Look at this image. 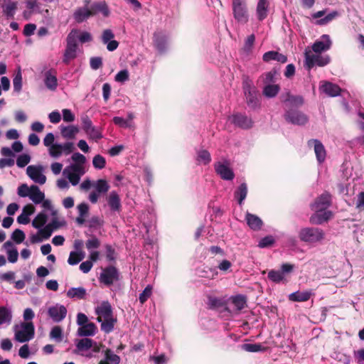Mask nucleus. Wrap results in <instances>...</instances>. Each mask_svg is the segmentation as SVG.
Returning <instances> with one entry per match:
<instances>
[{"mask_svg":"<svg viewBox=\"0 0 364 364\" xmlns=\"http://www.w3.org/2000/svg\"><path fill=\"white\" fill-rule=\"evenodd\" d=\"M331 195L325 192L311 205V209L315 211L309 218L311 224L321 225L331 218V211L327 210L331 205Z\"/></svg>","mask_w":364,"mask_h":364,"instance_id":"f257e3e1","label":"nucleus"},{"mask_svg":"<svg viewBox=\"0 0 364 364\" xmlns=\"http://www.w3.org/2000/svg\"><path fill=\"white\" fill-rule=\"evenodd\" d=\"M43 144L48 148V154L53 159H58L63 155L68 156L75 150V145L71 141L63 144L55 142V136L51 132L44 137Z\"/></svg>","mask_w":364,"mask_h":364,"instance_id":"f03ea898","label":"nucleus"},{"mask_svg":"<svg viewBox=\"0 0 364 364\" xmlns=\"http://www.w3.org/2000/svg\"><path fill=\"white\" fill-rule=\"evenodd\" d=\"M325 232L321 228L316 227H304L298 232L299 240L310 245L321 243L325 239Z\"/></svg>","mask_w":364,"mask_h":364,"instance_id":"7ed1b4c3","label":"nucleus"},{"mask_svg":"<svg viewBox=\"0 0 364 364\" xmlns=\"http://www.w3.org/2000/svg\"><path fill=\"white\" fill-rule=\"evenodd\" d=\"M77 33L78 30L73 29L67 36L66 47L63 57V62L66 65L77 56Z\"/></svg>","mask_w":364,"mask_h":364,"instance_id":"20e7f679","label":"nucleus"},{"mask_svg":"<svg viewBox=\"0 0 364 364\" xmlns=\"http://www.w3.org/2000/svg\"><path fill=\"white\" fill-rule=\"evenodd\" d=\"M232 11L235 20L241 24L249 21L247 0H232Z\"/></svg>","mask_w":364,"mask_h":364,"instance_id":"39448f33","label":"nucleus"},{"mask_svg":"<svg viewBox=\"0 0 364 364\" xmlns=\"http://www.w3.org/2000/svg\"><path fill=\"white\" fill-rule=\"evenodd\" d=\"M243 90L248 107L252 109L259 108L260 102L258 97V91L250 81L247 80L244 81Z\"/></svg>","mask_w":364,"mask_h":364,"instance_id":"423d86ee","label":"nucleus"},{"mask_svg":"<svg viewBox=\"0 0 364 364\" xmlns=\"http://www.w3.org/2000/svg\"><path fill=\"white\" fill-rule=\"evenodd\" d=\"M15 338L21 343L30 341L34 336V326L32 322H23L14 326Z\"/></svg>","mask_w":364,"mask_h":364,"instance_id":"0eeeda50","label":"nucleus"},{"mask_svg":"<svg viewBox=\"0 0 364 364\" xmlns=\"http://www.w3.org/2000/svg\"><path fill=\"white\" fill-rule=\"evenodd\" d=\"M305 66L309 70L314 65L320 67L325 66L330 63V57L328 55H321L320 53L313 54L309 49H306L305 53Z\"/></svg>","mask_w":364,"mask_h":364,"instance_id":"6e6552de","label":"nucleus"},{"mask_svg":"<svg viewBox=\"0 0 364 364\" xmlns=\"http://www.w3.org/2000/svg\"><path fill=\"white\" fill-rule=\"evenodd\" d=\"M85 173V168L76 165H69L66 166L63 171V176L68 178L69 182L74 186L79 183L80 178Z\"/></svg>","mask_w":364,"mask_h":364,"instance_id":"1a4fd4ad","label":"nucleus"},{"mask_svg":"<svg viewBox=\"0 0 364 364\" xmlns=\"http://www.w3.org/2000/svg\"><path fill=\"white\" fill-rule=\"evenodd\" d=\"M45 168L43 165H30L26 168V174L35 183L43 185L46 182V176L44 174Z\"/></svg>","mask_w":364,"mask_h":364,"instance_id":"9d476101","label":"nucleus"},{"mask_svg":"<svg viewBox=\"0 0 364 364\" xmlns=\"http://www.w3.org/2000/svg\"><path fill=\"white\" fill-rule=\"evenodd\" d=\"M284 117L287 122L299 126L304 125L309 120L308 117L304 113L293 108L287 109Z\"/></svg>","mask_w":364,"mask_h":364,"instance_id":"9b49d317","label":"nucleus"},{"mask_svg":"<svg viewBox=\"0 0 364 364\" xmlns=\"http://www.w3.org/2000/svg\"><path fill=\"white\" fill-rule=\"evenodd\" d=\"M93 188L95 191L89 194L88 199L95 204L97 202L100 194L106 193L109 191V185L106 180L99 179L94 182Z\"/></svg>","mask_w":364,"mask_h":364,"instance_id":"f8f14e48","label":"nucleus"},{"mask_svg":"<svg viewBox=\"0 0 364 364\" xmlns=\"http://www.w3.org/2000/svg\"><path fill=\"white\" fill-rule=\"evenodd\" d=\"M119 274L117 268L109 266L102 269L100 276V282L107 286H110L119 280Z\"/></svg>","mask_w":364,"mask_h":364,"instance_id":"ddd939ff","label":"nucleus"},{"mask_svg":"<svg viewBox=\"0 0 364 364\" xmlns=\"http://www.w3.org/2000/svg\"><path fill=\"white\" fill-rule=\"evenodd\" d=\"M215 171L220 178L225 181H231L235 177L232 169L228 161H218L214 164Z\"/></svg>","mask_w":364,"mask_h":364,"instance_id":"4468645a","label":"nucleus"},{"mask_svg":"<svg viewBox=\"0 0 364 364\" xmlns=\"http://www.w3.org/2000/svg\"><path fill=\"white\" fill-rule=\"evenodd\" d=\"M229 120L235 126L244 129H250L252 126V120L241 113L233 114L229 117Z\"/></svg>","mask_w":364,"mask_h":364,"instance_id":"2eb2a0df","label":"nucleus"},{"mask_svg":"<svg viewBox=\"0 0 364 364\" xmlns=\"http://www.w3.org/2000/svg\"><path fill=\"white\" fill-rule=\"evenodd\" d=\"M48 314L53 321L60 322L65 318L67 309L64 306L57 304L48 308Z\"/></svg>","mask_w":364,"mask_h":364,"instance_id":"dca6fc26","label":"nucleus"},{"mask_svg":"<svg viewBox=\"0 0 364 364\" xmlns=\"http://www.w3.org/2000/svg\"><path fill=\"white\" fill-rule=\"evenodd\" d=\"M332 45V41L330 36L327 34L321 36V39L314 42L312 45V50L316 53H321V52L328 50Z\"/></svg>","mask_w":364,"mask_h":364,"instance_id":"f3484780","label":"nucleus"},{"mask_svg":"<svg viewBox=\"0 0 364 364\" xmlns=\"http://www.w3.org/2000/svg\"><path fill=\"white\" fill-rule=\"evenodd\" d=\"M114 37V34L111 29H105L102 31L101 40L104 44L107 45V49L109 51H114L119 46V43L113 40Z\"/></svg>","mask_w":364,"mask_h":364,"instance_id":"a211bd4d","label":"nucleus"},{"mask_svg":"<svg viewBox=\"0 0 364 364\" xmlns=\"http://www.w3.org/2000/svg\"><path fill=\"white\" fill-rule=\"evenodd\" d=\"M95 313L98 315V317L97 318V321L98 322H102V319L113 316L112 308L107 301H102L99 306H97L95 308Z\"/></svg>","mask_w":364,"mask_h":364,"instance_id":"6ab92c4d","label":"nucleus"},{"mask_svg":"<svg viewBox=\"0 0 364 364\" xmlns=\"http://www.w3.org/2000/svg\"><path fill=\"white\" fill-rule=\"evenodd\" d=\"M309 146H314V152L318 163H322L325 161L326 153L325 148L322 143L318 139H311L308 141Z\"/></svg>","mask_w":364,"mask_h":364,"instance_id":"aec40b11","label":"nucleus"},{"mask_svg":"<svg viewBox=\"0 0 364 364\" xmlns=\"http://www.w3.org/2000/svg\"><path fill=\"white\" fill-rule=\"evenodd\" d=\"M44 83L46 87L52 91L56 90L58 87V80L56 77V71L53 69H50L44 73Z\"/></svg>","mask_w":364,"mask_h":364,"instance_id":"412c9836","label":"nucleus"},{"mask_svg":"<svg viewBox=\"0 0 364 364\" xmlns=\"http://www.w3.org/2000/svg\"><path fill=\"white\" fill-rule=\"evenodd\" d=\"M90 9L92 16L101 13L104 17H108L110 14L109 7L104 1L94 2L90 5Z\"/></svg>","mask_w":364,"mask_h":364,"instance_id":"4be33fe9","label":"nucleus"},{"mask_svg":"<svg viewBox=\"0 0 364 364\" xmlns=\"http://www.w3.org/2000/svg\"><path fill=\"white\" fill-rule=\"evenodd\" d=\"M107 204L112 212L119 213L121 210V200L116 191L109 193L107 198Z\"/></svg>","mask_w":364,"mask_h":364,"instance_id":"5701e85b","label":"nucleus"},{"mask_svg":"<svg viewBox=\"0 0 364 364\" xmlns=\"http://www.w3.org/2000/svg\"><path fill=\"white\" fill-rule=\"evenodd\" d=\"M320 90L329 97L338 96L341 91L338 85L330 82H324L320 87Z\"/></svg>","mask_w":364,"mask_h":364,"instance_id":"b1692460","label":"nucleus"},{"mask_svg":"<svg viewBox=\"0 0 364 364\" xmlns=\"http://www.w3.org/2000/svg\"><path fill=\"white\" fill-rule=\"evenodd\" d=\"M269 0H259L256 8V15L259 21H263L268 15Z\"/></svg>","mask_w":364,"mask_h":364,"instance_id":"393cba45","label":"nucleus"},{"mask_svg":"<svg viewBox=\"0 0 364 364\" xmlns=\"http://www.w3.org/2000/svg\"><path fill=\"white\" fill-rule=\"evenodd\" d=\"M60 134L65 139H74L79 132V128L75 125L60 127Z\"/></svg>","mask_w":364,"mask_h":364,"instance_id":"a878e982","label":"nucleus"},{"mask_svg":"<svg viewBox=\"0 0 364 364\" xmlns=\"http://www.w3.org/2000/svg\"><path fill=\"white\" fill-rule=\"evenodd\" d=\"M282 101L286 104L287 107H299L304 103V99L301 96H294L289 93H287L286 96H282Z\"/></svg>","mask_w":364,"mask_h":364,"instance_id":"bb28decb","label":"nucleus"},{"mask_svg":"<svg viewBox=\"0 0 364 364\" xmlns=\"http://www.w3.org/2000/svg\"><path fill=\"white\" fill-rule=\"evenodd\" d=\"M154 42L157 50L162 53L165 51L167 44V36L162 32H156L154 35Z\"/></svg>","mask_w":364,"mask_h":364,"instance_id":"cd10ccee","label":"nucleus"},{"mask_svg":"<svg viewBox=\"0 0 364 364\" xmlns=\"http://www.w3.org/2000/svg\"><path fill=\"white\" fill-rule=\"evenodd\" d=\"M30 191L31 192L28 196L30 200H31L35 204H41L45 198L44 193L42 192L36 185H31Z\"/></svg>","mask_w":364,"mask_h":364,"instance_id":"c85d7f7f","label":"nucleus"},{"mask_svg":"<svg viewBox=\"0 0 364 364\" xmlns=\"http://www.w3.org/2000/svg\"><path fill=\"white\" fill-rule=\"evenodd\" d=\"M90 16V9L86 6L77 8L73 13V18L77 23H82Z\"/></svg>","mask_w":364,"mask_h":364,"instance_id":"c756f323","label":"nucleus"},{"mask_svg":"<svg viewBox=\"0 0 364 364\" xmlns=\"http://www.w3.org/2000/svg\"><path fill=\"white\" fill-rule=\"evenodd\" d=\"M245 220L248 226L253 230H259L261 229L263 223L262 220L257 215L247 213Z\"/></svg>","mask_w":364,"mask_h":364,"instance_id":"7c9ffc66","label":"nucleus"},{"mask_svg":"<svg viewBox=\"0 0 364 364\" xmlns=\"http://www.w3.org/2000/svg\"><path fill=\"white\" fill-rule=\"evenodd\" d=\"M262 59L265 62L277 60L281 63H285L287 61V58L286 55L274 50L265 53L263 55Z\"/></svg>","mask_w":364,"mask_h":364,"instance_id":"2f4dec72","label":"nucleus"},{"mask_svg":"<svg viewBox=\"0 0 364 364\" xmlns=\"http://www.w3.org/2000/svg\"><path fill=\"white\" fill-rule=\"evenodd\" d=\"M97 327L94 323H87L79 327L77 334L80 336H91L96 333Z\"/></svg>","mask_w":364,"mask_h":364,"instance_id":"473e14b6","label":"nucleus"},{"mask_svg":"<svg viewBox=\"0 0 364 364\" xmlns=\"http://www.w3.org/2000/svg\"><path fill=\"white\" fill-rule=\"evenodd\" d=\"M2 9L7 17H14L17 9V2L8 0L4 1Z\"/></svg>","mask_w":364,"mask_h":364,"instance_id":"72a5a7b5","label":"nucleus"},{"mask_svg":"<svg viewBox=\"0 0 364 364\" xmlns=\"http://www.w3.org/2000/svg\"><path fill=\"white\" fill-rule=\"evenodd\" d=\"M12 320V312L10 309L6 306L0 307V326L9 325Z\"/></svg>","mask_w":364,"mask_h":364,"instance_id":"f704fd0d","label":"nucleus"},{"mask_svg":"<svg viewBox=\"0 0 364 364\" xmlns=\"http://www.w3.org/2000/svg\"><path fill=\"white\" fill-rule=\"evenodd\" d=\"M280 86L277 84L266 85L263 87L262 93L267 98H273L277 95Z\"/></svg>","mask_w":364,"mask_h":364,"instance_id":"c9c22d12","label":"nucleus"},{"mask_svg":"<svg viewBox=\"0 0 364 364\" xmlns=\"http://www.w3.org/2000/svg\"><path fill=\"white\" fill-rule=\"evenodd\" d=\"M101 330L106 333L112 332L114 329V324L117 323V318L113 316L107 318L102 319Z\"/></svg>","mask_w":364,"mask_h":364,"instance_id":"e433bc0d","label":"nucleus"},{"mask_svg":"<svg viewBox=\"0 0 364 364\" xmlns=\"http://www.w3.org/2000/svg\"><path fill=\"white\" fill-rule=\"evenodd\" d=\"M85 257V254L83 251H72L70 253L68 263L70 265H76L82 261Z\"/></svg>","mask_w":364,"mask_h":364,"instance_id":"4c0bfd02","label":"nucleus"},{"mask_svg":"<svg viewBox=\"0 0 364 364\" xmlns=\"http://www.w3.org/2000/svg\"><path fill=\"white\" fill-rule=\"evenodd\" d=\"M247 194V186L245 183H242L235 192V197L237 198L238 203L241 205Z\"/></svg>","mask_w":364,"mask_h":364,"instance_id":"58836bf2","label":"nucleus"},{"mask_svg":"<svg viewBox=\"0 0 364 364\" xmlns=\"http://www.w3.org/2000/svg\"><path fill=\"white\" fill-rule=\"evenodd\" d=\"M48 220L47 215L45 212L39 213L35 218L32 221V225L33 228L36 229H40L41 228L46 225Z\"/></svg>","mask_w":364,"mask_h":364,"instance_id":"ea45409f","label":"nucleus"},{"mask_svg":"<svg viewBox=\"0 0 364 364\" xmlns=\"http://www.w3.org/2000/svg\"><path fill=\"white\" fill-rule=\"evenodd\" d=\"M311 293L309 291H296L289 296V299L293 301H306L310 299Z\"/></svg>","mask_w":364,"mask_h":364,"instance_id":"a19ab883","label":"nucleus"},{"mask_svg":"<svg viewBox=\"0 0 364 364\" xmlns=\"http://www.w3.org/2000/svg\"><path fill=\"white\" fill-rule=\"evenodd\" d=\"M85 295L86 290L83 287L70 288L67 292V296L70 298L82 299L85 298Z\"/></svg>","mask_w":364,"mask_h":364,"instance_id":"79ce46f5","label":"nucleus"},{"mask_svg":"<svg viewBox=\"0 0 364 364\" xmlns=\"http://www.w3.org/2000/svg\"><path fill=\"white\" fill-rule=\"evenodd\" d=\"M242 349L247 352L264 351L267 348L260 343H245L242 346Z\"/></svg>","mask_w":364,"mask_h":364,"instance_id":"37998d69","label":"nucleus"},{"mask_svg":"<svg viewBox=\"0 0 364 364\" xmlns=\"http://www.w3.org/2000/svg\"><path fill=\"white\" fill-rule=\"evenodd\" d=\"M63 330L58 326H54L50 332V338L60 343L63 341Z\"/></svg>","mask_w":364,"mask_h":364,"instance_id":"c03bdc74","label":"nucleus"},{"mask_svg":"<svg viewBox=\"0 0 364 364\" xmlns=\"http://www.w3.org/2000/svg\"><path fill=\"white\" fill-rule=\"evenodd\" d=\"M197 161L203 164H208L211 161L210 153L207 150H200L197 154Z\"/></svg>","mask_w":364,"mask_h":364,"instance_id":"a18cd8bd","label":"nucleus"},{"mask_svg":"<svg viewBox=\"0 0 364 364\" xmlns=\"http://www.w3.org/2000/svg\"><path fill=\"white\" fill-rule=\"evenodd\" d=\"M267 277L269 280L275 283H279L284 279L283 272H281L279 270H270L268 272Z\"/></svg>","mask_w":364,"mask_h":364,"instance_id":"49530a36","label":"nucleus"},{"mask_svg":"<svg viewBox=\"0 0 364 364\" xmlns=\"http://www.w3.org/2000/svg\"><path fill=\"white\" fill-rule=\"evenodd\" d=\"M71 159L74 162L71 165H76L81 168H85L84 165L86 162V158L84 155L80 153L75 152L73 154Z\"/></svg>","mask_w":364,"mask_h":364,"instance_id":"de8ad7c7","label":"nucleus"},{"mask_svg":"<svg viewBox=\"0 0 364 364\" xmlns=\"http://www.w3.org/2000/svg\"><path fill=\"white\" fill-rule=\"evenodd\" d=\"M232 304L237 311L243 309L246 306L245 297L242 295H237L232 298Z\"/></svg>","mask_w":364,"mask_h":364,"instance_id":"09e8293b","label":"nucleus"},{"mask_svg":"<svg viewBox=\"0 0 364 364\" xmlns=\"http://www.w3.org/2000/svg\"><path fill=\"white\" fill-rule=\"evenodd\" d=\"M105 358L109 364H119L120 362L119 356L114 353L110 349L105 350Z\"/></svg>","mask_w":364,"mask_h":364,"instance_id":"8fccbe9b","label":"nucleus"},{"mask_svg":"<svg viewBox=\"0 0 364 364\" xmlns=\"http://www.w3.org/2000/svg\"><path fill=\"white\" fill-rule=\"evenodd\" d=\"M93 341L90 338H82L79 341L76 346L79 350H87L92 347Z\"/></svg>","mask_w":364,"mask_h":364,"instance_id":"3c124183","label":"nucleus"},{"mask_svg":"<svg viewBox=\"0 0 364 364\" xmlns=\"http://www.w3.org/2000/svg\"><path fill=\"white\" fill-rule=\"evenodd\" d=\"M337 16H338V12L333 11L327 14L324 18L317 20L316 23L320 26L326 25L336 18Z\"/></svg>","mask_w":364,"mask_h":364,"instance_id":"603ef678","label":"nucleus"},{"mask_svg":"<svg viewBox=\"0 0 364 364\" xmlns=\"http://www.w3.org/2000/svg\"><path fill=\"white\" fill-rule=\"evenodd\" d=\"M277 73L276 70H271L264 73L262 75L263 82L266 85H272L275 82L276 75Z\"/></svg>","mask_w":364,"mask_h":364,"instance_id":"864d4df0","label":"nucleus"},{"mask_svg":"<svg viewBox=\"0 0 364 364\" xmlns=\"http://www.w3.org/2000/svg\"><path fill=\"white\" fill-rule=\"evenodd\" d=\"M26 8L33 13H41V4L36 0H26Z\"/></svg>","mask_w":364,"mask_h":364,"instance_id":"5fc2aeb1","label":"nucleus"},{"mask_svg":"<svg viewBox=\"0 0 364 364\" xmlns=\"http://www.w3.org/2000/svg\"><path fill=\"white\" fill-rule=\"evenodd\" d=\"M85 133L88 135L90 139H94L95 141H97L98 139L102 138V135L100 129L95 127V126H93L87 131H86Z\"/></svg>","mask_w":364,"mask_h":364,"instance_id":"6e6d98bb","label":"nucleus"},{"mask_svg":"<svg viewBox=\"0 0 364 364\" xmlns=\"http://www.w3.org/2000/svg\"><path fill=\"white\" fill-rule=\"evenodd\" d=\"M92 164L95 168L102 169L106 164L105 159L102 156L97 154L93 158Z\"/></svg>","mask_w":364,"mask_h":364,"instance_id":"4d7b16f0","label":"nucleus"},{"mask_svg":"<svg viewBox=\"0 0 364 364\" xmlns=\"http://www.w3.org/2000/svg\"><path fill=\"white\" fill-rule=\"evenodd\" d=\"M103 224L104 220L98 216H93L88 221V226L90 228L97 229L101 228Z\"/></svg>","mask_w":364,"mask_h":364,"instance_id":"13d9d810","label":"nucleus"},{"mask_svg":"<svg viewBox=\"0 0 364 364\" xmlns=\"http://www.w3.org/2000/svg\"><path fill=\"white\" fill-rule=\"evenodd\" d=\"M86 248L91 251L93 249H97L100 246V241L95 236H92L90 239L87 240L85 243Z\"/></svg>","mask_w":364,"mask_h":364,"instance_id":"bf43d9fd","label":"nucleus"},{"mask_svg":"<svg viewBox=\"0 0 364 364\" xmlns=\"http://www.w3.org/2000/svg\"><path fill=\"white\" fill-rule=\"evenodd\" d=\"M38 230V233L43 239H48L55 230L49 224L46 225Z\"/></svg>","mask_w":364,"mask_h":364,"instance_id":"052dcab7","label":"nucleus"},{"mask_svg":"<svg viewBox=\"0 0 364 364\" xmlns=\"http://www.w3.org/2000/svg\"><path fill=\"white\" fill-rule=\"evenodd\" d=\"M25 237V233L20 229H16L11 235V239L17 244L23 242Z\"/></svg>","mask_w":364,"mask_h":364,"instance_id":"680f3d73","label":"nucleus"},{"mask_svg":"<svg viewBox=\"0 0 364 364\" xmlns=\"http://www.w3.org/2000/svg\"><path fill=\"white\" fill-rule=\"evenodd\" d=\"M31 161V156L27 154H23L18 156L16 165L19 168H23Z\"/></svg>","mask_w":364,"mask_h":364,"instance_id":"e2e57ef3","label":"nucleus"},{"mask_svg":"<svg viewBox=\"0 0 364 364\" xmlns=\"http://www.w3.org/2000/svg\"><path fill=\"white\" fill-rule=\"evenodd\" d=\"M152 293V287L148 285L144 291L139 294V299L141 304H144L151 296Z\"/></svg>","mask_w":364,"mask_h":364,"instance_id":"0e129e2a","label":"nucleus"},{"mask_svg":"<svg viewBox=\"0 0 364 364\" xmlns=\"http://www.w3.org/2000/svg\"><path fill=\"white\" fill-rule=\"evenodd\" d=\"M129 75L128 70L124 69L117 73L114 77V80L118 82H124L129 80Z\"/></svg>","mask_w":364,"mask_h":364,"instance_id":"69168bd1","label":"nucleus"},{"mask_svg":"<svg viewBox=\"0 0 364 364\" xmlns=\"http://www.w3.org/2000/svg\"><path fill=\"white\" fill-rule=\"evenodd\" d=\"M63 113V119L65 122H74L75 117L73 112L69 109H63L62 110Z\"/></svg>","mask_w":364,"mask_h":364,"instance_id":"338daca9","label":"nucleus"},{"mask_svg":"<svg viewBox=\"0 0 364 364\" xmlns=\"http://www.w3.org/2000/svg\"><path fill=\"white\" fill-rule=\"evenodd\" d=\"M274 242V239L272 236H266L261 239L259 242L258 246L261 248L267 247L271 246Z\"/></svg>","mask_w":364,"mask_h":364,"instance_id":"774afa93","label":"nucleus"}]
</instances>
